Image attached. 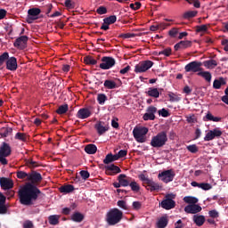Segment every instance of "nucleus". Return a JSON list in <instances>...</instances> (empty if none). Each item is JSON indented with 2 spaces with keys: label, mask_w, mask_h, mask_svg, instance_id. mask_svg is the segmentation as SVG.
Segmentation results:
<instances>
[{
  "label": "nucleus",
  "mask_w": 228,
  "mask_h": 228,
  "mask_svg": "<svg viewBox=\"0 0 228 228\" xmlns=\"http://www.w3.org/2000/svg\"><path fill=\"white\" fill-rule=\"evenodd\" d=\"M42 175L37 171H32L28 173V183L18 191V197L20 199V203L22 206H34L38 200V197L42 195V191L37 187V184L42 183Z\"/></svg>",
  "instance_id": "obj_1"
},
{
  "label": "nucleus",
  "mask_w": 228,
  "mask_h": 228,
  "mask_svg": "<svg viewBox=\"0 0 228 228\" xmlns=\"http://www.w3.org/2000/svg\"><path fill=\"white\" fill-rule=\"evenodd\" d=\"M123 217L124 212L118 208H111L107 212L106 222L108 225H117V224H120Z\"/></svg>",
  "instance_id": "obj_2"
},
{
  "label": "nucleus",
  "mask_w": 228,
  "mask_h": 228,
  "mask_svg": "<svg viewBox=\"0 0 228 228\" xmlns=\"http://www.w3.org/2000/svg\"><path fill=\"white\" fill-rule=\"evenodd\" d=\"M167 142H168L167 131H161L151 138V147H154V149H161V147H165V145H167Z\"/></svg>",
  "instance_id": "obj_3"
},
{
  "label": "nucleus",
  "mask_w": 228,
  "mask_h": 228,
  "mask_svg": "<svg viewBox=\"0 0 228 228\" xmlns=\"http://www.w3.org/2000/svg\"><path fill=\"white\" fill-rule=\"evenodd\" d=\"M139 179L142 182V186H145L146 190H150V191H159L161 190L159 183L147 178L145 175H141Z\"/></svg>",
  "instance_id": "obj_4"
},
{
  "label": "nucleus",
  "mask_w": 228,
  "mask_h": 228,
  "mask_svg": "<svg viewBox=\"0 0 228 228\" xmlns=\"http://www.w3.org/2000/svg\"><path fill=\"white\" fill-rule=\"evenodd\" d=\"M147 133H149V128L143 127H134L133 130L134 138H135L138 143H145L147 138L145 137Z\"/></svg>",
  "instance_id": "obj_5"
},
{
  "label": "nucleus",
  "mask_w": 228,
  "mask_h": 228,
  "mask_svg": "<svg viewBox=\"0 0 228 228\" xmlns=\"http://www.w3.org/2000/svg\"><path fill=\"white\" fill-rule=\"evenodd\" d=\"M12 155V147L8 142H3L0 147V163L2 165H8L6 158Z\"/></svg>",
  "instance_id": "obj_6"
},
{
  "label": "nucleus",
  "mask_w": 228,
  "mask_h": 228,
  "mask_svg": "<svg viewBox=\"0 0 228 228\" xmlns=\"http://www.w3.org/2000/svg\"><path fill=\"white\" fill-rule=\"evenodd\" d=\"M158 177L162 181V183L168 184V183H172V181H174L175 172H174V169H167L159 173Z\"/></svg>",
  "instance_id": "obj_7"
},
{
  "label": "nucleus",
  "mask_w": 228,
  "mask_h": 228,
  "mask_svg": "<svg viewBox=\"0 0 228 228\" xmlns=\"http://www.w3.org/2000/svg\"><path fill=\"white\" fill-rule=\"evenodd\" d=\"M174 199H175V194H167L165 200L160 203L161 208L167 210L174 209V208H175V202L174 201Z\"/></svg>",
  "instance_id": "obj_8"
},
{
  "label": "nucleus",
  "mask_w": 228,
  "mask_h": 228,
  "mask_svg": "<svg viewBox=\"0 0 228 228\" xmlns=\"http://www.w3.org/2000/svg\"><path fill=\"white\" fill-rule=\"evenodd\" d=\"M117 61L115 58L110 56H104L102 58V63L100 64V69L102 70H110L112 67H115Z\"/></svg>",
  "instance_id": "obj_9"
},
{
  "label": "nucleus",
  "mask_w": 228,
  "mask_h": 228,
  "mask_svg": "<svg viewBox=\"0 0 228 228\" xmlns=\"http://www.w3.org/2000/svg\"><path fill=\"white\" fill-rule=\"evenodd\" d=\"M42 13V10L40 8L33 7L28 9L27 22L28 24H33L34 20H38V15Z\"/></svg>",
  "instance_id": "obj_10"
},
{
  "label": "nucleus",
  "mask_w": 228,
  "mask_h": 228,
  "mask_svg": "<svg viewBox=\"0 0 228 228\" xmlns=\"http://www.w3.org/2000/svg\"><path fill=\"white\" fill-rule=\"evenodd\" d=\"M152 65H154V62L152 61H143L139 64L135 65L134 72L136 74H140L142 72H147L149 69H151Z\"/></svg>",
  "instance_id": "obj_11"
},
{
  "label": "nucleus",
  "mask_w": 228,
  "mask_h": 228,
  "mask_svg": "<svg viewBox=\"0 0 228 228\" xmlns=\"http://www.w3.org/2000/svg\"><path fill=\"white\" fill-rule=\"evenodd\" d=\"M185 72H200L202 70V62L194 61L185 66Z\"/></svg>",
  "instance_id": "obj_12"
},
{
  "label": "nucleus",
  "mask_w": 228,
  "mask_h": 228,
  "mask_svg": "<svg viewBox=\"0 0 228 228\" xmlns=\"http://www.w3.org/2000/svg\"><path fill=\"white\" fill-rule=\"evenodd\" d=\"M146 113L142 116L143 120H156V113H158V108L150 106L146 110Z\"/></svg>",
  "instance_id": "obj_13"
},
{
  "label": "nucleus",
  "mask_w": 228,
  "mask_h": 228,
  "mask_svg": "<svg viewBox=\"0 0 228 228\" xmlns=\"http://www.w3.org/2000/svg\"><path fill=\"white\" fill-rule=\"evenodd\" d=\"M94 128L96 129L98 134L102 136V134H104V133L110 130V126L104 121H98L95 124Z\"/></svg>",
  "instance_id": "obj_14"
},
{
  "label": "nucleus",
  "mask_w": 228,
  "mask_h": 228,
  "mask_svg": "<svg viewBox=\"0 0 228 228\" xmlns=\"http://www.w3.org/2000/svg\"><path fill=\"white\" fill-rule=\"evenodd\" d=\"M28 40H29V37H28V36H20V37L16 38L13 45L18 49H24L26 47V44H28Z\"/></svg>",
  "instance_id": "obj_15"
},
{
  "label": "nucleus",
  "mask_w": 228,
  "mask_h": 228,
  "mask_svg": "<svg viewBox=\"0 0 228 228\" xmlns=\"http://www.w3.org/2000/svg\"><path fill=\"white\" fill-rule=\"evenodd\" d=\"M0 186L2 190H12L13 188V180L6 177H0Z\"/></svg>",
  "instance_id": "obj_16"
},
{
  "label": "nucleus",
  "mask_w": 228,
  "mask_h": 228,
  "mask_svg": "<svg viewBox=\"0 0 228 228\" xmlns=\"http://www.w3.org/2000/svg\"><path fill=\"white\" fill-rule=\"evenodd\" d=\"M185 213H188L189 215H197V213H200L202 211V207L200 205L194 204V205H187L184 208Z\"/></svg>",
  "instance_id": "obj_17"
},
{
  "label": "nucleus",
  "mask_w": 228,
  "mask_h": 228,
  "mask_svg": "<svg viewBox=\"0 0 228 228\" xmlns=\"http://www.w3.org/2000/svg\"><path fill=\"white\" fill-rule=\"evenodd\" d=\"M18 64H17V58L15 57H8L6 61V69L7 70H11L12 72H15L18 69Z\"/></svg>",
  "instance_id": "obj_18"
},
{
  "label": "nucleus",
  "mask_w": 228,
  "mask_h": 228,
  "mask_svg": "<svg viewBox=\"0 0 228 228\" xmlns=\"http://www.w3.org/2000/svg\"><path fill=\"white\" fill-rule=\"evenodd\" d=\"M89 117H92V110L88 108L79 109L77 113V118L81 120H85V118H88Z\"/></svg>",
  "instance_id": "obj_19"
},
{
  "label": "nucleus",
  "mask_w": 228,
  "mask_h": 228,
  "mask_svg": "<svg viewBox=\"0 0 228 228\" xmlns=\"http://www.w3.org/2000/svg\"><path fill=\"white\" fill-rule=\"evenodd\" d=\"M192 43L190 40L180 41L179 43L175 44L174 46L175 51H180L183 49H188L191 47Z\"/></svg>",
  "instance_id": "obj_20"
},
{
  "label": "nucleus",
  "mask_w": 228,
  "mask_h": 228,
  "mask_svg": "<svg viewBox=\"0 0 228 228\" xmlns=\"http://www.w3.org/2000/svg\"><path fill=\"white\" fill-rule=\"evenodd\" d=\"M132 180H133V178L126 176L124 174H121L118 176V181L120 183V184L123 188L129 186Z\"/></svg>",
  "instance_id": "obj_21"
},
{
  "label": "nucleus",
  "mask_w": 228,
  "mask_h": 228,
  "mask_svg": "<svg viewBox=\"0 0 228 228\" xmlns=\"http://www.w3.org/2000/svg\"><path fill=\"white\" fill-rule=\"evenodd\" d=\"M227 85V78L220 77L218 79H215L213 82V88L215 90H220L222 86Z\"/></svg>",
  "instance_id": "obj_22"
},
{
  "label": "nucleus",
  "mask_w": 228,
  "mask_h": 228,
  "mask_svg": "<svg viewBox=\"0 0 228 228\" xmlns=\"http://www.w3.org/2000/svg\"><path fill=\"white\" fill-rule=\"evenodd\" d=\"M105 170L108 175H113V174H120V172H122L120 167H118V166H115V164L106 166Z\"/></svg>",
  "instance_id": "obj_23"
},
{
  "label": "nucleus",
  "mask_w": 228,
  "mask_h": 228,
  "mask_svg": "<svg viewBox=\"0 0 228 228\" xmlns=\"http://www.w3.org/2000/svg\"><path fill=\"white\" fill-rule=\"evenodd\" d=\"M75 188L72 184H64L61 187H59V191L61 193H64V195H67V193H72L74 191Z\"/></svg>",
  "instance_id": "obj_24"
},
{
  "label": "nucleus",
  "mask_w": 228,
  "mask_h": 228,
  "mask_svg": "<svg viewBox=\"0 0 228 228\" xmlns=\"http://www.w3.org/2000/svg\"><path fill=\"white\" fill-rule=\"evenodd\" d=\"M192 220L198 227H202L206 222V217L204 216L194 215Z\"/></svg>",
  "instance_id": "obj_25"
},
{
  "label": "nucleus",
  "mask_w": 228,
  "mask_h": 228,
  "mask_svg": "<svg viewBox=\"0 0 228 228\" xmlns=\"http://www.w3.org/2000/svg\"><path fill=\"white\" fill-rule=\"evenodd\" d=\"M204 122H220L222 118L215 117L211 112H208L207 115L203 118Z\"/></svg>",
  "instance_id": "obj_26"
},
{
  "label": "nucleus",
  "mask_w": 228,
  "mask_h": 228,
  "mask_svg": "<svg viewBox=\"0 0 228 228\" xmlns=\"http://www.w3.org/2000/svg\"><path fill=\"white\" fill-rule=\"evenodd\" d=\"M168 225V216H163L157 222L158 228H165Z\"/></svg>",
  "instance_id": "obj_27"
},
{
  "label": "nucleus",
  "mask_w": 228,
  "mask_h": 228,
  "mask_svg": "<svg viewBox=\"0 0 228 228\" xmlns=\"http://www.w3.org/2000/svg\"><path fill=\"white\" fill-rule=\"evenodd\" d=\"M103 86L108 90H115V88H118V86H117V82L110 79L105 80Z\"/></svg>",
  "instance_id": "obj_28"
},
{
  "label": "nucleus",
  "mask_w": 228,
  "mask_h": 228,
  "mask_svg": "<svg viewBox=\"0 0 228 228\" xmlns=\"http://www.w3.org/2000/svg\"><path fill=\"white\" fill-rule=\"evenodd\" d=\"M146 94L149 95V97H154V99H158L159 97V90L155 87H150Z\"/></svg>",
  "instance_id": "obj_29"
},
{
  "label": "nucleus",
  "mask_w": 228,
  "mask_h": 228,
  "mask_svg": "<svg viewBox=\"0 0 228 228\" xmlns=\"http://www.w3.org/2000/svg\"><path fill=\"white\" fill-rule=\"evenodd\" d=\"M86 154H95L97 152V146L95 144H87L85 147Z\"/></svg>",
  "instance_id": "obj_30"
},
{
  "label": "nucleus",
  "mask_w": 228,
  "mask_h": 228,
  "mask_svg": "<svg viewBox=\"0 0 228 228\" xmlns=\"http://www.w3.org/2000/svg\"><path fill=\"white\" fill-rule=\"evenodd\" d=\"M48 222L50 225H58L60 224V216L53 215L48 217Z\"/></svg>",
  "instance_id": "obj_31"
},
{
  "label": "nucleus",
  "mask_w": 228,
  "mask_h": 228,
  "mask_svg": "<svg viewBox=\"0 0 228 228\" xmlns=\"http://www.w3.org/2000/svg\"><path fill=\"white\" fill-rule=\"evenodd\" d=\"M184 202L189 205H195L197 202H199V199L193 197V196H186L183 198Z\"/></svg>",
  "instance_id": "obj_32"
},
{
  "label": "nucleus",
  "mask_w": 228,
  "mask_h": 228,
  "mask_svg": "<svg viewBox=\"0 0 228 228\" xmlns=\"http://www.w3.org/2000/svg\"><path fill=\"white\" fill-rule=\"evenodd\" d=\"M71 220H73V222L80 223L82 220H85V216L79 212H76L72 215Z\"/></svg>",
  "instance_id": "obj_33"
},
{
  "label": "nucleus",
  "mask_w": 228,
  "mask_h": 228,
  "mask_svg": "<svg viewBox=\"0 0 228 228\" xmlns=\"http://www.w3.org/2000/svg\"><path fill=\"white\" fill-rule=\"evenodd\" d=\"M69 111V105L68 104H63L59 106V108L56 110V114L57 115H65V113Z\"/></svg>",
  "instance_id": "obj_34"
},
{
  "label": "nucleus",
  "mask_w": 228,
  "mask_h": 228,
  "mask_svg": "<svg viewBox=\"0 0 228 228\" xmlns=\"http://www.w3.org/2000/svg\"><path fill=\"white\" fill-rule=\"evenodd\" d=\"M198 76H200L201 77H204L208 81V83H211V72L209 71H200L198 73Z\"/></svg>",
  "instance_id": "obj_35"
},
{
  "label": "nucleus",
  "mask_w": 228,
  "mask_h": 228,
  "mask_svg": "<svg viewBox=\"0 0 228 228\" xmlns=\"http://www.w3.org/2000/svg\"><path fill=\"white\" fill-rule=\"evenodd\" d=\"M128 186H130L132 191H134V193H138V191H140V184H138V183H136V181L133 179L131 180Z\"/></svg>",
  "instance_id": "obj_36"
},
{
  "label": "nucleus",
  "mask_w": 228,
  "mask_h": 228,
  "mask_svg": "<svg viewBox=\"0 0 228 228\" xmlns=\"http://www.w3.org/2000/svg\"><path fill=\"white\" fill-rule=\"evenodd\" d=\"M218 65V62L215 60H208L204 61V66L207 67V69H215Z\"/></svg>",
  "instance_id": "obj_37"
},
{
  "label": "nucleus",
  "mask_w": 228,
  "mask_h": 228,
  "mask_svg": "<svg viewBox=\"0 0 228 228\" xmlns=\"http://www.w3.org/2000/svg\"><path fill=\"white\" fill-rule=\"evenodd\" d=\"M103 22H104V24H107L109 26L110 24H115L117 22V16L111 15V16H109L107 18H104Z\"/></svg>",
  "instance_id": "obj_38"
},
{
  "label": "nucleus",
  "mask_w": 228,
  "mask_h": 228,
  "mask_svg": "<svg viewBox=\"0 0 228 228\" xmlns=\"http://www.w3.org/2000/svg\"><path fill=\"white\" fill-rule=\"evenodd\" d=\"M84 63H86V65H97V60L94 59L92 56H86L84 58Z\"/></svg>",
  "instance_id": "obj_39"
},
{
  "label": "nucleus",
  "mask_w": 228,
  "mask_h": 228,
  "mask_svg": "<svg viewBox=\"0 0 228 228\" xmlns=\"http://www.w3.org/2000/svg\"><path fill=\"white\" fill-rule=\"evenodd\" d=\"M14 138L15 140H20V142H28V135L24 133L18 132Z\"/></svg>",
  "instance_id": "obj_40"
},
{
  "label": "nucleus",
  "mask_w": 228,
  "mask_h": 228,
  "mask_svg": "<svg viewBox=\"0 0 228 228\" xmlns=\"http://www.w3.org/2000/svg\"><path fill=\"white\" fill-rule=\"evenodd\" d=\"M197 11H189L185 12L183 15V19H193V17H197Z\"/></svg>",
  "instance_id": "obj_41"
},
{
  "label": "nucleus",
  "mask_w": 228,
  "mask_h": 228,
  "mask_svg": "<svg viewBox=\"0 0 228 228\" xmlns=\"http://www.w3.org/2000/svg\"><path fill=\"white\" fill-rule=\"evenodd\" d=\"M97 101H98V103L102 106L104 104V102H106V101H108V96H106V94H99L97 95Z\"/></svg>",
  "instance_id": "obj_42"
},
{
  "label": "nucleus",
  "mask_w": 228,
  "mask_h": 228,
  "mask_svg": "<svg viewBox=\"0 0 228 228\" xmlns=\"http://www.w3.org/2000/svg\"><path fill=\"white\" fill-rule=\"evenodd\" d=\"M8 58H10V53H8V52H4L0 55V67L4 65V61H7Z\"/></svg>",
  "instance_id": "obj_43"
},
{
  "label": "nucleus",
  "mask_w": 228,
  "mask_h": 228,
  "mask_svg": "<svg viewBox=\"0 0 228 228\" xmlns=\"http://www.w3.org/2000/svg\"><path fill=\"white\" fill-rule=\"evenodd\" d=\"M170 102H179L181 101V97L174 93L168 94Z\"/></svg>",
  "instance_id": "obj_44"
},
{
  "label": "nucleus",
  "mask_w": 228,
  "mask_h": 228,
  "mask_svg": "<svg viewBox=\"0 0 228 228\" xmlns=\"http://www.w3.org/2000/svg\"><path fill=\"white\" fill-rule=\"evenodd\" d=\"M64 6L68 10H74L76 8V3L72 2V0H65Z\"/></svg>",
  "instance_id": "obj_45"
},
{
  "label": "nucleus",
  "mask_w": 228,
  "mask_h": 228,
  "mask_svg": "<svg viewBox=\"0 0 228 228\" xmlns=\"http://www.w3.org/2000/svg\"><path fill=\"white\" fill-rule=\"evenodd\" d=\"M17 177H18V179H26L28 181V179L29 177V173H26L24 171H18Z\"/></svg>",
  "instance_id": "obj_46"
},
{
  "label": "nucleus",
  "mask_w": 228,
  "mask_h": 228,
  "mask_svg": "<svg viewBox=\"0 0 228 228\" xmlns=\"http://www.w3.org/2000/svg\"><path fill=\"white\" fill-rule=\"evenodd\" d=\"M168 35L169 37H171V38H175L177 37V35H179V28H173L168 31Z\"/></svg>",
  "instance_id": "obj_47"
},
{
  "label": "nucleus",
  "mask_w": 228,
  "mask_h": 228,
  "mask_svg": "<svg viewBox=\"0 0 228 228\" xmlns=\"http://www.w3.org/2000/svg\"><path fill=\"white\" fill-rule=\"evenodd\" d=\"M212 131V135L213 138L215 140V138H220V136H222L223 133L222 130H220V128H214Z\"/></svg>",
  "instance_id": "obj_48"
},
{
  "label": "nucleus",
  "mask_w": 228,
  "mask_h": 228,
  "mask_svg": "<svg viewBox=\"0 0 228 228\" xmlns=\"http://www.w3.org/2000/svg\"><path fill=\"white\" fill-rule=\"evenodd\" d=\"M163 54L164 56H170L172 54V48L167 47L160 52H159V56H161Z\"/></svg>",
  "instance_id": "obj_49"
},
{
  "label": "nucleus",
  "mask_w": 228,
  "mask_h": 228,
  "mask_svg": "<svg viewBox=\"0 0 228 228\" xmlns=\"http://www.w3.org/2000/svg\"><path fill=\"white\" fill-rule=\"evenodd\" d=\"M104 165H110V163H113V154L109 153L106 155L105 159H103Z\"/></svg>",
  "instance_id": "obj_50"
},
{
  "label": "nucleus",
  "mask_w": 228,
  "mask_h": 228,
  "mask_svg": "<svg viewBox=\"0 0 228 228\" xmlns=\"http://www.w3.org/2000/svg\"><path fill=\"white\" fill-rule=\"evenodd\" d=\"M187 151H189V152H191L192 154H196V152H199V148L196 144H191L187 146Z\"/></svg>",
  "instance_id": "obj_51"
},
{
  "label": "nucleus",
  "mask_w": 228,
  "mask_h": 228,
  "mask_svg": "<svg viewBox=\"0 0 228 228\" xmlns=\"http://www.w3.org/2000/svg\"><path fill=\"white\" fill-rule=\"evenodd\" d=\"M26 165H28L29 168H37V167H38V163L33 159H28Z\"/></svg>",
  "instance_id": "obj_52"
},
{
  "label": "nucleus",
  "mask_w": 228,
  "mask_h": 228,
  "mask_svg": "<svg viewBox=\"0 0 228 228\" xmlns=\"http://www.w3.org/2000/svg\"><path fill=\"white\" fill-rule=\"evenodd\" d=\"M159 115L163 117L164 118H167V117H170V112L167 110V109H162L158 111Z\"/></svg>",
  "instance_id": "obj_53"
},
{
  "label": "nucleus",
  "mask_w": 228,
  "mask_h": 228,
  "mask_svg": "<svg viewBox=\"0 0 228 228\" xmlns=\"http://www.w3.org/2000/svg\"><path fill=\"white\" fill-rule=\"evenodd\" d=\"M134 37H136V34H133V33H125V34H120L118 36L119 38H134Z\"/></svg>",
  "instance_id": "obj_54"
},
{
  "label": "nucleus",
  "mask_w": 228,
  "mask_h": 228,
  "mask_svg": "<svg viewBox=\"0 0 228 228\" xmlns=\"http://www.w3.org/2000/svg\"><path fill=\"white\" fill-rule=\"evenodd\" d=\"M132 208L133 209H134V211H140V209H142V202L134 201L132 204Z\"/></svg>",
  "instance_id": "obj_55"
},
{
  "label": "nucleus",
  "mask_w": 228,
  "mask_h": 228,
  "mask_svg": "<svg viewBox=\"0 0 228 228\" xmlns=\"http://www.w3.org/2000/svg\"><path fill=\"white\" fill-rule=\"evenodd\" d=\"M96 13H98L99 15H104L108 13V9H106V7L104 6H100L97 8Z\"/></svg>",
  "instance_id": "obj_56"
},
{
  "label": "nucleus",
  "mask_w": 228,
  "mask_h": 228,
  "mask_svg": "<svg viewBox=\"0 0 228 228\" xmlns=\"http://www.w3.org/2000/svg\"><path fill=\"white\" fill-rule=\"evenodd\" d=\"M6 213H8L6 203L0 204V215H6Z\"/></svg>",
  "instance_id": "obj_57"
},
{
  "label": "nucleus",
  "mask_w": 228,
  "mask_h": 228,
  "mask_svg": "<svg viewBox=\"0 0 228 228\" xmlns=\"http://www.w3.org/2000/svg\"><path fill=\"white\" fill-rule=\"evenodd\" d=\"M212 140H215V139L213 137V132H212V130H210L207 133L206 136L204 137V141L211 142Z\"/></svg>",
  "instance_id": "obj_58"
},
{
  "label": "nucleus",
  "mask_w": 228,
  "mask_h": 228,
  "mask_svg": "<svg viewBox=\"0 0 228 228\" xmlns=\"http://www.w3.org/2000/svg\"><path fill=\"white\" fill-rule=\"evenodd\" d=\"M200 188H201V190H205V191H208V190H211L213 186H211L209 183H200Z\"/></svg>",
  "instance_id": "obj_59"
},
{
  "label": "nucleus",
  "mask_w": 228,
  "mask_h": 228,
  "mask_svg": "<svg viewBox=\"0 0 228 228\" xmlns=\"http://www.w3.org/2000/svg\"><path fill=\"white\" fill-rule=\"evenodd\" d=\"M208 215L210 218H218L220 216V214L216 210H210Z\"/></svg>",
  "instance_id": "obj_60"
},
{
  "label": "nucleus",
  "mask_w": 228,
  "mask_h": 228,
  "mask_svg": "<svg viewBox=\"0 0 228 228\" xmlns=\"http://www.w3.org/2000/svg\"><path fill=\"white\" fill-rule=\"evenodd\" d=\"M80 175H81L82 179L86 181V179H88L90 177V173L88 171L82 170V171H80Z\"/></svg>",
  "instance_id": "obj_61"
},
{
  "label": "nucleus",
  "mask_w": 228,
  "mask_h": 228,
  "mask_svg": "<svg viewBox=\"0 0 228 228\" xmlns=\"http://www.w3.org/2000/svg\"><path fill=\"white\" fill-rule=\"evenodd\" d=\"M118 208H121L122 209H127V203L125 200H118Z\"/></svg>",
  "instance_id": "obj_62"
},
{
  "label": "nucleus",
  "mask_w": 228,
  "mask_h": 228,
  "mask_svg": "<svg viewBox=\"0 0 228 228\" xmlns=\"http://www.w3.org/2000/svg\"><path fill=\"white\" fill-rule=\"evenodd\" d=\"M12 128H5L4 129V132L1 134V136H3V138H6V136H8V134H12Z\"/></svg>",
  "instance_id": "obj_63"
},
{
  "label": "nucleus",
  "mask_w": 228,
  "mask_h": 228,
  "mask_svg": "<svg viewBox=\"0 0 228 228\" xmlns=\"http://www.w3.org/2000/svg\"><path fill=\"white\" fill-rule=\"evenodd\" d=\"M23 228H33V222L28 220L23 224Z\"/></svg>",
  "instance_id": "obj_64"
}]
</instances>
